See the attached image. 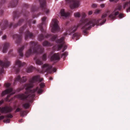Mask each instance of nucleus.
I'll return each mask as SVG.
<instances>
[{"instance_id":"c85d7f7f","label":"nucleus","mask_w":130,"mask_h":130,"mask_svg":"<svg viewBox=\"0 0 130 130\" xmlns=\"http://www.w3.org/2000/svg\"><path fill=\"white\" fill-rule=\"evenodd\" d=\"M35 68L31 66L27 68L26 69L27 72L28 73H30L32 72L33 70Z\"/></svg>"},{"instance_id":"c756f323","label":"nucleus","mask_w":130,"mask_h":130,"mask_svg":"<svg viewBox=\"0 0 130 130\" xmlns=\"http://www.w3.org/2000/svg\"><path fill=\"white\" fill-rule=\"evenodd\" d=\"M5 1V0H1V2L0 3V15H2L3 12V10L1 9V8L2 6V4L4 3Z\"/></svg>"},{"instance_id":"f8f14e48","label":"nucleus","mask_w":130,"mask_h":130,"mask_svg":"<svg viewBox=\"0 0 130 130\" xmlns=\"http://www.w3.org/2000/svg\"><path fill=\"white\" fill-rule=\"evenodd\" d=\"M12 38L14 39H15V42L17 44H20L22 42V35L15 34L12 36Z\"/></svg>"},{"instance_id":"6e6552de","label":"nucleus","mask_w":130,"mask_h":130,"mask_svg":"<svg viewBox=\"0 0 130 130\" xmlns=\"http://www.w3.org/2000/svg\"><path fill=\"white\" fill-rule=\"evenodd\" d=\"M26 64L24 62H22L19 60H17L15 61V65L14 67V69L16 71V74L18 73L20 70V68Z\"/></svg>"},{"instance_id":"e2e57ef3","label":"nucleus","mask_w":130,"mask_h":130,"mask_svg":"<svg viewBox=\"0 0 130 130\" xmlns=\"http://www.w3.org/2000/svg\"><path fill=\"white\" fill-rule=\"evenodd\" d=\"M119 0H114V2H117Z\"/></svg>"},{"instance_id":"c03bdc74","label":"nucleus","mask_w":130,"mask_h":130,"mask_svg":"<svg viewBox=\"0 0 130 130\" xmlns=\"http://www.w3.org/2000/svg\"><path fill=\"white\" fill-rule=\"evenodd\" d=\"M119 17L120 19H121L123 17V14L122 13L120 14L119 15Z\"/></svg>"},{"instance_id":"7c9ffc66","label":"nucleus","mask_w":130,"mask_h":130,"mask_svg":"<svg viewBox=\"0 0 130 130\" xmlns=\"http://www.w3.org/2000/svg\"><path fill=\"white\" fill-rule=\"evenodd\" d=\"M19 16L17 12L15 11L13 12V20H14V19L16 18H18L19 17Z\"/></svg>"},{"instance_id":"4c0bfd02","label":"nucleus","mask_w":130,"mask_h":130,"mask_svg":"<svg viewBox=\"0 0 130 130\" xmlns=\"http://www.w3.org/2000/svg\"><path fill=\"white\" fill-rule=\"evenodd\" d=\"M68 52H65L62 54L61 55V57H63V56H64V57L65 58L68 55Z\"/></svg>"},{"instance_id":"7ed1b4c3","label":"nucleus","mask_w":130,"mask_h":130,"mask_svg":"<svg viewBox=\"0 0 130 130\" xmlns=\"http://www.w3.org/2000/svg\"><path fill=\"white\" fill-rule=\"evenodd\" d=\"M58 21L56 19H53L51 22V25L52 27V32L55 33L60 31V28L58 25Z\"/></svg>"},{"instance_id":"37998d69","label":"nucleus","mask_w":130,"mask_h":130,"mask_svg":"<svg viewBox=\"0 0 130 130\" xmlns=\"http://www.w3.org/2000/svg\"><path fill=\"white\" fill-rule=\"evenodd\" d=\"M21 110V109L19 108H18L16 109V110H15V113H16L17 112H19L20 110Z\"/></svg>"},{"instance_id":"2f4dec72","label":"nucleus","mask_w":130,"mask_h":130,"mask_svg":"<svg viewBox=\"0 0 130 130\" xmlns=\"http://www.w3.org/2000/svg\"><path fill=\"white\" fill-rule=\"evenodd\" d=\"M44 37L42 34L39 35L38 36V39L40 41H41L44 38Z\"/></svg>"},{"instance_id":"9d476101","label":"nucleus","mask_w":130,"mask_h":130,"mask_svg":"<svg viewBox=\"0 0 130 130\" xmlns=\"http://www.w3.org/2000/svg\"><path fill=\"white\" fill-rule=\"evenodd\" d=\"M39 1L41 8L46 12V14H48L49 12V10L46 8V0H39Z\"/></svg>"},{"instance_id":"603ef678","label":"nucleus","mask_w":130,"mask_h":130,"mask_svg":"<svg viewBox=\"0 0 130 130\" xmlns=\"http://www.w3.org/2000/svg\"><path fill=\"white\" fill-rule=\"evenodd\" d=\"M92 11H90L89 12H88V14L89 15H91L92 14Z\"/></svg>"},{"instance_id":"aec40b11","label":"nucleus","mask_w":130,"mask_h":130,"mask_svg":"<svg viewBox=\"0 0 130 130\" xmlns=\"http://www.w3.org/2000/svg\"><path fill=\"white\" fill-rule=\"evenodd\" d=\"M18 0H13L10 3L9 6L11 7H14L17 5Z\"/></svg>"},{"instance_id":"c9c22d12","label":"nucleus","mask_w":130,"mask_h":130,"mask_svg":"<svg viewBox=\"0 0 130 130\" xmlns=\"http://www.w3.org/2000/svg\"><path fill=\"white\" fill-rule=\"evenodd\" d=\"M46 54H44L42 57V60L43 61H46Z\"/></svg>"},{"instance_id":"6e6d98bb","label":"nucleus","mask_w":130,"mask_h":130,"mask_svg":"<svg viewBox=\"0 0 130 130\" xmlns=\"http://www.w3.org/2000/svg\"><path fill=\"white\" fill-rule=\"evenodd\" d=\"M53 71L54 72H56V69L55 68H53L52 69Z\"/></svg>"},{"instance_id":"9b49d317","label":"nucleus","mask_w":130,"mask_h":130,"mask_svg":"<svg viewBox=\"0 0 130 130\" xmlns=\"http://www.w3.org/2000/svg\"><path fill=\"white\" fill-rule=\"evenodd\" d=\"M32 20L30 19L27 21V20L26 23L23 26L21 27L19 29V32L20 34H22L23 33L24 31L27 27V24H28L30 28H31V23Z\"/></svg>"},{"instance_id":"a18cd8bd","label":"nucleus","mask_w":130,"mask_h":130,"mask_svg":"<svg viewBox=\"0 0 130 130\" xmlns=\"http://www.w3.org/2000/svg\"><path fill=\"white\" fill-rule=\"evenodd\" d=\"M12 50H10L8 52V54L9 55H10L11 56L13 55L12 54Z\"/></svg>"},{"instance_id":"a19ab883","label":"nucleus","mask_w":130,"mask_h":130,"mask_svg":"<svg viewBox=\"0 0 130 130\" xmlns=\"http://www.w3.org/2000/svg\"><path fill=\"white\" fill-rule=\"evenodd\" d=\"M4 86L6 88H8L10 86V84L9 83H7L5 84Z\"/></svg>"},{"instance_id":"ea45409f","label":"nucleus","mask_w":130,"mask_h":130,"mask_svg":"<svg viewBox=\"0 0 130 130\" xmlns=\"http://www.w3.org/2000/svg\"><path fill=\"white\" fill-rule=\"evenodd\" d=\"M28 45V44L27 43H25L24 45L22 46L21 48L20 49H24V48H26Z\"/></svg>"},{"instance_id":"680f3d73","label":"nucleus","mask_w":130,"mask_h":130,"mask_svg":"<svg viewBox=\"0 0 130 130\" xmlns=\"http://www.w3.org/2000/svg\"><path fill=\"white\" fill-rule=\"evenodd\" d=\"M83 17H86V15L85 14V13H84L83 14Z\"/></svg>"},{"instance_id":"dca6fc26","label":"nucleus","mask_w":130,"mask_h":130,"mask_svg":"<svg viewBox=\"0 0 130 130\" xmlns=\"http://www.w3.org/2000/svg\"><path fill=\"white\" fill-rule=\"evenodd\" d=\"M60 59L59 55L58 53H55L51 57V60L52 61H58Z\"/></svg>"},{"instance_id":"09e8293b","label":"nucleus","mask_w":130,"mask_h":130,"mask_svg":"<svg viewBox=\"0 0 130 130\" xmlns=\"http://www.w3.org/2000/svg\"><path fill=\"white\" fill-rule=\"evenodd\" d=\"M3 52L4 53H6L7 52V49H3Z\"/></svg>"},{"instance_id":"473e14b6","label":"nucleus","mask_w":130,"mask_h":130,"mask_svg":"<svg viewBox=\"0 0 130 130\" xmlns=\"http://www.w3.org/2000/svg\"><path fill=\"white\" fill-rule=\"evenodd\" d=\"M14 92H12L10 94L8 95L7 98L5 99V100L6 101H10V100H9V98L14 93Z\"/></svg>"},{"instance_id":"f257e3e1","label":"nucleus","mask_w":130,"mask_h":130,"mask_svg":"<svg viewBox=\"0 0 130 130\" xmlns=\"http://www.w3.org/2000/svg\"><path fill=\"white\" fill-rule=\"evenodd\" d=\"M109 12V11H107L106 13H104L102 16V19L98 20L92 19L90 20L87 19H82L80 21L77 26H74L67 29L66 33L64 34V36L56 40V42L57 44L56 46H57V49H61L62 48H63V49H67L68 47L64 41V36L67 35H71L74 32L78 27L81 28L84 35L86 36L88 35V34L87 31L89 30L92 27L94 26L95 25L98 26H101L105 22L106 19L105 18L107 15V14Z\"/></svg>"},{"instance_id":"de8ad7c7","label":"nucleus","mask_w":130,"mask_h":130,"mask_svg":"<svg viewBox=\"0 0 130 130\" xmlns=\"http://www.w3.org/2000/svg\"><path fill=\"white\" fill-rule=\"evenodd\" d=\"M96 6L97 5L95 4H93L92 5V7L93 8H95Z\"/></svg>"},{"instance_id":"39448f33","label":"nucleus","mask_w":130,"mask_h":130,"mask_svg":"<svg viewBox=\"0 0 130 130\" xmlns=\"http://www.w3.org/2000/svg\"><path fill=\"white\" fill-rule=\"evenodd\" d=\"M67 3H69L70 7L72 9L77 8L80 5V1L79 0H65Z\"/></svg>"},{"instance_id":"5fc2aeb1","label":"nucleus","mask_w":130,"mask_h":130,"mask_svg":"<svg viewBox=\"0 0 130 130\" xmlns=\"http://www.w3.org/2000/svg\"><path fill=\"white\" fill-rule=\"evenodd\" d=\"M4 102V101L3 100H1L0 101V105H1Z\"/></svg>"},{"instance_id":"052dcab7","label":"nucleus","mask_w":130,"mask_h":130,"mask_svg":"<svg viewBox=\"0 0 130 130\" xmlns=\"http://www.w3.org/2000/svg\"><path fill=\"white\" fill-rule=\"evenodd\" d=\"M3 34V32L2 31H0V36Z\"/></svg>"},{"instance_id":"4d7b16f0","label":"nucleus","mask_w":130,"mask_h":130,"mask_svg":"<svg viewBox=\"0 0 130 130\" xmlns=\"http://www.w3.org/2000/svg\"><path fill=\"white\" fill-rule=\"evenodd\" d=\"M100 11H101V10H97L96 11V13H98L100 12Z\"/></svg>"},{"instance_id":"4468645a","label":"nucleus","mask_w":130,"mask_h":130,"mask_svg":"<svg viewBox=\"0 0 130 130\" xmlns=\"http://www.w3.org/2000/svg\"><path fill=\"white\" fill-rule=\"evenodd\" d=\"M27 80V78L26 77L23 76L22 78H21L20 75L17 76L15 78L13 85H15L17 81H18L20 82H25Z\"/></svg>"},{"instance_id":"423d86ee","label":"nucleus","mask_w":130,"mask_h":130,"mask_svg":"<svg viewBox=\"0 0 130 130\" xmlns=\"http://www.w3.org/2000/svg\"><path fill=\"white\" fill-rule=\"evenodd\" d=\"M122 7L120 5H119L116 7L113 12L109 15V17L111 20H113L116 18V16L119 14V12L116 11L117 10H120Z\"/></svg>"},{"instance_id":"338daca9","label":"nucleus","mask_w":130,"mask_h":130,"mask_svg":"<svg viewBox=\"0 0 130 130\" xmlns=\"http://www.w3.org/2000/svg\"><path fill=\"white\" fill-rule=\"evenodd\" d=\"M38 15H37V16H34V17H33V18H35V17H38Z\"/></svg>"},{"instance_id":"49530a36","label":"nucleus","mask_w":130,"mask_h":130,"mask_svg":"<svg viewBox=\"0 0 130 130\" xmlns=\"http://www.w3.org/2000/svg\"><path fill=\"white\" fill-rule=\"evenodd\" d=\"M2 38L3 40H5L7 38V36L5 35H4Z\"/></svg>"},{"instance_id":"4be33fe9","label":"nucleus","mask_w":130,"mask_h":130,"mask_svg":"<svg viewBox=\"0 0 130 130\" xmlns=\"http://www.w3.org/2000/svg\"><path fill=\"white\" fill-rule=\"evenodd\" d=\"M10 45L9 43L6 42L2 45L0 44V48H1L2 46H3V49H8Z\"/></svg>"},{"instance_id":"393cba45","label":"nucleus","mask_w":130,"mask_h":130,"mask_svg":"<svg viewBox=\"0 0 130 130\" xmlns=\"http://www.w3.org/2000/svg\"><path fill=\"white\" fill-rule=\"evenodd\" d=\"M80 34L78 33H75L73 35L72 38L73 39H75L76 40L78 39L80 37Z\"/></svg>"},{"instance_id":"2eb2a0df","label":"nucleus","mask_w":130,"mask_h":130,"mask_svg":"<svg viewBox=\"0 0 130 130\" xmlns=\"http://www.w3.org/2000/svg\"><path fill=\"white\" fill-rule=\"evenodd\" d=\"M52 68V67L51 65L47 64H45L42 66L43 70H45V72H47L49 73H51Z\"/></svg>"},{"instance_id":"8fccbe9b","label":"nucleus","mask_w":130,"mask_h":130,"mask_svg":"<svg viewBox=\"0 0 130 130\" xmlns=\"http://www.w3.org/2000/svg\"><path fill=\"white\" fill-rule=\"evenodd\" d=\"M104 4H102L100 5V6L102 8H103L105 7Z\"/></svg>"},{"instance_id":"72a5a7b5","label":"nucleus","mask_w":130,"mask_h":130,"mask_svg":"<svg viewBox=\"0 0 130 130\" xmlns=\"http://www.w3.org/2000/svg\"><path fill=\"white\" fill-rule=\"evenodd\" d=\"M23 106L26 109L28 108L29 107V104L28 103H25L23 105Z\"/></svg>"},{"instance_id":"ddd939ff","label":"nucleus","mask_w":130,"mask_h":130,"mask_svg":"<svg viewBox=\"0 0 130 130\" xmlns=\"http://www.w3.org/2000/svg\"><path fill=\"white\" fill-rule=\"evenodd\" d=\"M46 18V17H45L43 18L42 19V23L38 25V27L40 28V31L43 33H45L46 32L45 30L43 28V25H44L45 26L46 25L45 21Z\"/></svg>"},{"instance_id":"f03ea898","label":"nucleus","mask_w":130,"mask_h":130,"mask_svg":"<svg viewBox=\"0 0 130 130\" xmlns=\"http://www.w3.org/2000/svg\"><path fill=\"white\" fill-rule=\"evenodd\" d=\"M43 79V78H41L40 76L39 75L33 77L29 80V83L25 84L23 87L19 89V90L18 91L19 92L25 88L26 91L24 93H22L18 95H17L18 98L23 100H27L28 99L30 100L32 99L35 97L36 93L38 94H41L43 92L42 88H44L45 86L44 83H41L40 84V87H37L36 88L32 90H30V89L33 87V84L34 83L38 81L41 82Z\"/></svg>"},{"instance_id":"58836bf2","label":"nucleus","mask_w":130,"mask_h":130,"mask_svg":"<svg viewBox=\"0 0 130 130\" xmlns=\"http://www.w3.org/2000/svg\"><path fill=\"white\" fill-rule=\"evenodd\" d=\"M25 111H20V114L21 116L23 117L25 116Z\"/></svg>"},{"instance_id":"5701e85b","label":"nucleus","mask_w":130,"mask_h":130,"mask_svg":"<svg viewBox=\"0 0 130 130\" xmlns=\"http://www.w3.org/2000/svg\"><path fill=\"white\" fill-rule=\"evenodd\" d=\"M24 20L23 19H20L18 22L17 24H15L13 25L14 28H15L18 26H20L24 21Z\"/></svg>"},{"instance_id":"20e7f679","label":"nucleus","mask_w":130,"mask_h":130,"mask_svg":"<svg viewBox=\"0 0 130 130\" xmlns=\"http://www.w3.org/2000/svg\"><path fill=\"white\" fill-rule=\"evenodd\" d=\"M44 49H28L26 51L25 55L26 57H28L32 54L38 55L44 52Z\"/></svg>"},{"instance_id":"bb28decb","label":"nucleus","mask_w":130,"mask_h":130,"mask_svg":"<svg viewBox=\"0 0 130 130\" xmlns=\"http://www.w3.org/2000/svg\"><path fill=\"white\" fill-rule=\"evenodd\" d=\"M34 59L36 61V63L37 64L40 65L43 64L42 62L39 59H37V57L36 56L34 58Z\"/></svg>"},{"instance_id":"0e129e2a","label":"nucleus","mask_w":130,"mask_h":130,"mask_svg":"<svg viewBox=\"0 0 130 130\" xmlns=\"http://www.w3.org/2000/svg\"><path fill=\"white\" fill-rule=\"evenodd\" d=\"M36 20H34L33 22V24H35L36 23Z\"/></svg>"},{"instance_id":"cd10ccee","label":"nucleus","mask_w":130,"mask_h":130,"mask_svg":"<svg viewBox=\"0 0 130 130\" xmlns=\"http://www.w3.org/2000/svg\"><path fill=\"white\" fill-rule=\"evenodd\" d=\"M23 49H18V51L19 55V58H21L23 57Z\"/></svg>"},{"instance_id":"774afa93","label":"nucleus","mask_w":130,"mask_h":130,"mask_svg":"<svg viewBox=\"0 0 130 130\" xmlns=\"http://www.w3.org/2000/svg\"><path fill=\"white\" fill-rule=\"evenodd\" d=\"M99 0L101 1H105V0Z\"/></svg>"},{"instance_id":"69168bd1","label":"nucleus","mask_w":130,"mask_h":130,"mask_svg":"<svg viewBox=\"0 0 130 130\" xmlns=\"http://www.w3.org/2000/svg\"><path fill=\"white\" fill-rule=\"evenodd\" d=\"M114 0H109V1L110 2H113L114 1Z\"/></svg>"},{"instance_id":"f3484780","label":"nucleus","mask_w":130,"mask_h":130,"mask_svg":"<svg viewBox=\"0 0 130 130\" xmlns=\"http://www.w3.org/2000/svg\"><path fill=\"white\" fill-rule=\"evenodd\" d=\"M25 38L26 40L28 39V38H32L34 36L33 33L30 32L28 30H27L25 32Z\"/></svg>"},{"instance_id":"79ce46f5","label":"nucleus","mask_w":130,"mask_h":130,"mask_svg":"<svg viewBox=\"0 0 130 130\" xmlns=\"http://www.w3.org/2000/svg\"><path fill=\"white\" fill-rule=\"evenodd\" d=\"M31 10L33 11H36L37 10V9H36V7H32V8Z\"/></svg>"},{"instance_id":"1a4fd4ad","label":"nucleus","mask_w":130,"mask_h":130,"mask_svg":"<svg viewBox=\"0 0 130 130\" xmlns=\"http://www.w3.org/2000/svg\"><path fill=\"white\" fill-rule=\"evenodd\" d=\"M13 25V23H10L9 24L8 21L6 20H4L2 21L1 25V29L4 30L6 29H8Z\"/></svg>"},{"instance_id":"e433bc0d","label":"nucleus","mask_w":130,"mask_h":130,"mask_svg":"<svg viewBox=\"0 0 130 130\" xmlns=\"http://www.w3.org/2000/svg\"><path fill=\"white\" fill-rule=\"evenodd\" d=\"M43 45L44 46H48L49 45V43L48 41H45L43 42Z\"/></svg>"},{"instance_id":"a878e982","label":"nucleus","mask_w":130,"mask_h":130,"mask_svg":"<svg viewBox=\"0 0 130 130\" xmlns=\"http://www.w3.org/2000/svg\"><path fill=\"white\" fill-rule=\"evenodd\" d=\"M128 5H129V6H130V0L129 2H126L124 3L123 5V8L125 9V7L126 6H128ZM126 11L127 12H128V11L130 12V7H129L127 10Z\"/></svg>"},{"instance_id":"f704fd0d","label":"nucleus","mask_w":130,"mask_h":130,"mask_svg":"<svg viewBox=\"0 0 130 130\" xmlns=\"http://www.w3.org/2000/svg\"><path fill=\"white\" fill-rule=\"evenodd\" d=\"M74 15L75 17H79L80 16V14L78 12L75 13Z\"/></svg>"},{"instance_id":"b1692460","label":"nucleus","mask_w":130,"mask_h":130,"mask_svg":"<svg viewBox=\"0 0 130 130\" xmlns=\"http://www.w3.org/2000/svg\"><path fill=\"white\" fill-rule=\"evenodd\" d=\"M45 37L48 38V37H51V40L52 41H55L57 38V36L56 35H53L52 36L50 35L47 34L45 36Z\"/></svg>"},{"instance_id":"0eeeda50","label":"nucleus","mask_w":130,"mask_h":130,"mask_svg":"<svg viewBox=\"0 0 130 130\" xmlns=\"http://www.w3.org/2000/svg\"><path fill=\"white\" fill-rule=\"evenodd\" d=\"M10 64V62L7 60H6L4 61L0 60V66H1L0 70V72L1 74L4 73L5 71L4 69V67L7 68Z\"/></svg>"},{"instance_id":"bf43d9fd","label":"nucleus","mask_w":130,"mask_h":130,"mask_svg":"<svg viewBox=\"0 0 130 130\" xmlns=\"http://www.w3.org/2000/svg\"><path fill=\"white\" fill-rule=\"evenodd\" d=\"M49 79L50 80H53V78L52 77H49Z\"/></svg>"},{"instance_id":"13d9d810","label":"nucleus","mask_w":130,"mask_h":130,"mask_svg":"<svg viewBox=\"0 0 130 130\" xmlns=\"http://www.w3.org/2000/svg\"><path fill=\"white\" fill-rule=\"evenodd\" d=\"M23 121V120L22 119H21L19 120V122H22Z\"/></svg>"},{"instance_id":"6ab92c4d","label":"nucleus","mask_w":130,"mask_h":130,"mask_svg":"<svg viewBox=\"0 0 130 130\" xmlns=\"http://www.w3.org/2000/svg\"><path fill=\"white\" fill-rule=\"evenodd\" d=\"M12 91L13 89L12 88H11L7 89L5 90L1 94V96H3L5 94L8 93H10Z\"/></svg>"},{"instance_id":"864d4df0","label":"nucleus","mask_w":130,"mask_h":130,"mask_svg":"<svg viewBox=\"0 0 130 130\" xmlns=\"http://www.w3.org/2000/svg\"><path fill=\"white\" fill-rule=\"evenodd\" d=\"M27 12H26V13H23V11H22L21 13V14H23L24 16H27V15H26V13Z\"/></svg>"},{"instance_id":"412c9836","label":"nucleus","mask_w":130,"mask_h":130,"mask_svg":"<svg viewBox=\"0 0 130 130\" xmlns=\"http://www.w3.org/2000/svg\"><path fill=\"white\" fill-rule=\"evenodd\" d=\"M60 14L62 16L65 17L69 16L70 13L69 12H65L64 9H62L60 11Z\"/></svg>"},{"instance_id":"a211bd4d","label":"nucleus","mask_w":130,"mask_h":130,"mask_svg":"<svg viewBox=\"0 0 130 130\" xmlns=\"http://www.w3.org/2000/svg\"><path fill=\"white\" fill-rule=\"evenodd\" d=\"M37 45V43L34 41H31L29 44L30 49H36V47Z\"/></svg>"},{"instance_id":"3c124183","label":"nucleus","mask_w":130,"mask_h":130,"mask_svg":"<svg viewBox=\"0 0 130 130\" xmlns=\"http://www.w3.org/2000/svg\"><path fill=\"white\" fill-rule=\"evenodd\" d=\"M24 6L26 8H28V7L29 5L28 4H24Z\"/></svg>"}]
</instances>
